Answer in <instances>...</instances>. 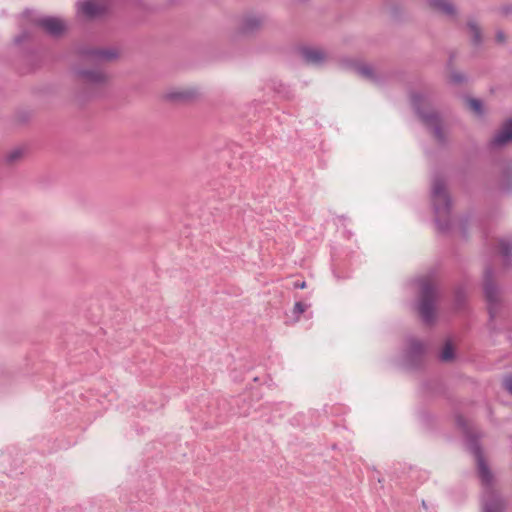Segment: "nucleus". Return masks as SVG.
<instances>
[{
  "instance_id": "obj_25",
  "label": "nucleus",
  "mask_w": 512,
  "mask_h": 512,
  "mask_svg": "<svg viewBox=\"0 0 512 512\" xmlns=\"http://www.w3.org/2000/svg\"><path fill=\"white\" fill-rule=\"evenodd\" d=\"M450 80L455 84H461L466 81V76L460 72H452L450 74Z\"/></svg>"
},
{
  "instance_id": "obj_24",
  "label": "nucleus",
  "mask_w": 512,
  "mask_h": 512,
  "mask_svg": "<svg viewBox=\"0 0 512 512\" xmlns=\"http://www.w3.org/2000/svg\"><path fill=\"white\" fill-rule=\"evenodd\" d=\"M23 154V150L21 149H15L13 151H11L7 156H6V160L7 162L9 163H13L15 161H17L18 159L21 158Z\"/></svg>"
},
{
  "instance_id": "obj_28",
  "label": "nucleus",
  "mask_w": 512,
  "mask_h": 512,
  "mask_svg": "<svg viewBox=\"0 0 512 512\" xmlns=\"http://www.w3.org/2000/svg\"><path fill=\"white\" fill-rule=\"evenodd\" d=\"M455 300L457 306L460 307L464 301V293L461 290L456 291Z\"/></svg>"
},
{
  "instance_id": "obj_4",
  "label": "nucleus",
  "mask_w": 512,
  "mask_h": 512,
  "mask_svg": "<svg viewBox=\"0 0 512 512\" xmlns=\"http://www.w3.org/2000/svg\"><path fill=\"white\" fill-rule=\"evenodd\" d=\"M417 284L420 289L417 311L425 324H431L435 319L437 288L429 277L417 279Z\"/></svg>"
},
{
  "instance_id": "obj_7",
  "label": "nucleus",
  "mask_w": 512,
  "mask_h": 512,
  "mask_svg": "<svg viewBox=\"0 0 512 512\" xmlns=\"http://www.w3.org/2000/svg\"><path fill=\"white\" fill-rule=\"evenodd\" d=\"M78 13L88 19H96L105 16L113 9L112 0H83L77 4Z\"/></svg>"
},
{
  "instance_id": "obj_9",
  "label": "nucleus",
  "mask_w": 512,
  "mask_h": 512,
  "mask_svg": "<svg viewBox=\"0 0 512 512\" xmlns=\"http://www.w3.org/2000/svg\"><path fill=\"white\" fill-rule=\"evenodd\" d=\"M424 354V344L417 339H409L404 356L405 364L410 368H418L422 363Z\"/></svg>"
},
{
  "instance_id": "obj_8",
  "label": "nucleus",
  "mask_w": 512,
  "mask_h": 512,
  "mask_svg": "<svg viewBox=\"0 0 512 512\" xmlns=\"http://www.w3.org/2000/svg\"><path fill=\"white\" fill-rule=\"evenodd\" d=\"M78 54L84 62L101 64L117 58L118 52L113 48H86L81 47Z\"/></svg>"
},
{
  "instance_id": "obj_2",
  "label": "nucleus",
  "mask_w": 512,
  "mask_h": 512,
  "mask_svg": "<svg viewBox=\"0 0 512 512\" xmlns=\"http://www.w3.org/2000/svg\"><path fill=\"white\" fill-rule=\"evenodd\" d=\"M78 81L77 96L82 99H91L101 96L109 82V76L101 69H75Z\"/></svg>"
},
{
  "instance_id": "obj_17",
  "label": "nucleus",
  "mask_w": 512,
  "mask_h": 512,
  "mask_svg": "<svg viewBox=\"0 0 512 512\" xmlns=\"http://www.w3.org/2000/svg\"><path fill=\"white\" fill-rule=\"evenodd\" d=\"M476 462L478 474L479 477L481 478L482 483L486 486H490L492 484L493 476L488 465L484 460V457L477 459Z\"/></svg>"
},
{
  "instance_id": "obj_3",
  "label": "nucleus",
  "mask_w": 512,
  "mask_h": 512,
  "mask_svg": "<svg viewBox=\"0 0 512 512\" xmlns=\"http://www.w3.org/2000/svg\"><path fill=\"white\" fill-rule=\"evenodd\" d=\"M37 28H42L53 37L61 36L67 29L66 23L57 17L46 16L31 19V24L24 27L14 38L16 45H22L25 42H35L37 39Z\"/></svg>"
},
{
  "instance_id": "obj_16",
  "label": "nucleus",
  "mask_w": 512,
  "mask_h": 512,
  "mask_svg": "<svg viewBox=\"0 0 512 512\" xmlns=\"http://www.w3.org/2000/svg\"><path fill=\"white\" fill-rule=\"evenodd\" d=\"M196 96L194 89H178L166 94V98L172 101H188Z\"/></svg>"
},
{
  "instance_id": "obj_31",
  "label": "nucleus",
  "mask_w": 512,
  "mask_h": 512,
  "mask_svg": "<svg viewBox=\"0 0 512 512\" xmlns=\"http://www.w3.org/2000/svg\"><path fill=\"white\" fill-rule=\"evenodd\" d=\"M28 17H29L28 13H27V12H25V13L23 14V18H28Z\"/></svg>"
},
{
  "instance_id": "obj_14",
  "label": "nucleus",
  "mask_w": 512,
  "mask_h": 512,
  "mask_svg": "<svg viewBox=\"0 0 512 512\" xmlns=\"http://www.w3.org/2000/svg\"><path fill=\"white\" fill-rule=\"evenodd\" d=\"M260 26L261 19L257 16L249 15L242 19L239 29L243 34H250L258 30Z\"/></svg>"
},
{
  "instance_id": "obj_27",
  "label": "nucleus",
  "mask_w": 512,
  "mask_h": 512,
  "mask_svg": "<svg viewBox=\"0 0 512 512\" xmlns=\"http://www.w3.org/2000/svg\"><path fill=\"white\" fill-rule=\"evenodd\" d=\"M503 383L505 389L512 395V375L505 377Z\"/></svg>"
},
{
  "instance_id": "obj_26",
  "label": "nucleus",
  "mask_w": 512,
  "mask_h": 512,
  "mask_svg": "<svg viewBox=\"0 0 512 512\" xmlns=\"http://www.w3.org/2000/svg\"><path fill=\"white\" fill-rule=\"evenodd\" d=\"M307 309V305L302 302H296L293 308V313L298 319L299 316L304 313Z\"/></svg>"
},
{
  "instance_id": "obj_5",
  "label": "nucleus",
  "mask_w": 512,
  "mask_h": 512,
  "mask_svg": "<svg viewBox=\"0 0 512 512\" xmlns=\"http://www.w3.org/2000/svg\"><path fill=\"white\" fill-rule=\"evenodd\" d=\"M411 102L416 114L420 117L422 122L433 131L436 140L441 144L445 143V136L441 128V119L436 112L426 110L428 104L426 96L420 93H413L411 95Z\"/></svg>"
},
{
  "instance_id": "obj_15",
  "label": "nucleus",
  "mask_w": 512,
  "mask_h": 512,
  "mask_svg": "<svg viewBox=\"0 0 512 512\" xmlns=\"http://www.w3.org/2000/svg\"><path fill=\"white\" fill-rule=\"evenodd\" d=\"M353 69L358 75H360L364 79H367L374 83H378V77L375 74L373 67L370 66L369 64L355 63L353 65Z\"/></svg>"
},
{
  "instance_id": "obj_6",
  "label": "nucleus",
  "mask_w": 512,
  "mask_h": 512,
  "mask_svg": "<svg viewBox=\"0 0 512 512\" xmlns=\"http://www.w3.org/2000/svg\"><path fill=\"white\" fill-rule=\"evenodd\" d=\"M493 275V268L487 267L484 273V294L487 301L491 328H494L492 323L500 311L499 290L493 282Z\"/></svg>"
},
{
  "instance_id": "obj_12",
  "label": "nucleus",
  "mask_w": 512,
  "mask_h": 512,
  "mask_svg": "<svg viewBox=\"0 0 512 512\" xmlns=\"http://www.w3.org/2000/svg\"><path fill=\"white\" fill-rule=\"evenodd\" d=\"M300 54L307 64L314 66L321 65L327 58L325 51L316 47H302Z\"/></svg>"
},
{
  "instance_id": "obj_10",
  "label": "nucleus",
  "mask_w": 512,
  "mask_h": 512,
  "mask_svg": "<svg viewBox=\"0 0 512 512\" xmlns=\"http://www.w3.org/2000/svg\"><path fill=\"white\" fill-rule=\"evenodd\" d=\"M457 425L461 427L466 435V445L468 450L474 455L475 459L484 457L478 437L468 430L467 423L462 416H457Z\"/></svg>"
},
{
  "instance_id": "obj_11",
  "label": "nucleus",
  "mask_w": 512,
  "mask_h": 512,
  "mask_svg": "<svg viewBox=\"0 0 512 512\" xmlns=\"http://www.w3.org/2000/svg\"><path fill=\"white\" fill-rule=\"evenodd\" d=\"M512 141V118L504 122L501 129L489 141L491 149L500 148Z\"/></svg>"
},
{
  "instance_id": "obj_13",
  "label": "nucleus",
  "mask_w": 512,
  "mask_h": 512,
  "mask_svg": "<svg viewBox=\"0 0 512 512\" xmlns=\"http://www.w3.org/2000/svg\"><path fill=\"white\" fill-rule=\"evenodd\" d=\"M428 4L443 15L455 19L457 10L451 0H427Z\"/></svg>"
},
{
  "instance_id": "obj_1",
  "label": "nucleus",
  "mask_w": 512,
  "mask_h": 512,
  "mask_svg": "<svg viewBox=\"0 0 512 512\" xmlns=\"http://www.w3.org/2000/svg\"><path fill=\"white\" fill-rule=\"evenodd\" d=\"M431 201L435 213V222L441 232H446L451 227V198L447 192L445 180L435 175L432 180Z\"/></svg>"
},
{
  "instance_id": "obj_20",
  "label": "nucleus",
  "mask_w": 512,
  "mask_h": 512,
  "mask_svg": "<svg viewBox=\"0 0 512 512\" xmlns=\"http://www.w3.org/2000/svg\"><path fill=\"white\" fill-rule=\"evenodd\" d=\"M467 28L469 29V32L471 34L472 43L475 46H479L482 44V33L481 29L477 25L475 21H468Z\"/></svg>"
},
{
  "instance_id": "obj_23",
  "label": "nucleus",
  "mask_w": 512,
  "mask_h": 512,
  "mask_svg": "<svg viewBox=\"0 0 512 512\" xmlns=\"http://www.w3.org/2000/svg\"><path fill=\"white\" fill-rule=\"evenodd\" d=\"M468 105H469L470 109H472L478 115L483 114V105L480 100L475 99V98H469Z\"/></svg>"
},
{
  "instance_id": "obj_30",
  "label": "nucleus",
  "mask_w": 512,
  "mask_h": 512,
  "mask_svg": "<svg viewBox=\"0 0 512 512\" xmlns=\"http://www.w3.org/2000/svg\"><path fill=\"white\" fill-rule=\"evenodd\" d=\"M294 286H295V288L304 289V288H306V282L305 281L295 282Z\"/></svg>"
},
{
  "instance_id": "obj_19",
  "label": "nucleus",
  "mask_w": 512,
  "mask_h": 512,
  "mask_svg": "<svg viewBox=\"0 0 512 512\" xmlns=\"http://www.w3.org/2000/svg\"><path fill=\"white\" fill-rule=\"evenodd\" d=\"M506 507V502L501 497H493L484 505L483 512H500Z\"/></svg>"
},
{
  "instance_id": "obj_21",
  "label": "nucleus",
  "mask_w": 512,
  "mask_h": 512,
  "mask_svg": "<svg viewBox=\"0 0 512 512\" xmlns=\"http://www.w3.org/2000/svg\"><path fill=\"white\" fill-rule=\"evenodd\" d=\"M454 357H455V354H454L453 345L451 344V342L448 341L444 345V347L439 355V358L443 362H450L454 359Z\"/></svg>"
},
{
  "instance_id": "obj_22",
  "label": "nucleus",
  "mask_w": 512,
  "mask_h": 512,
  "mask_svg": "<svg viewBox=\"0 0 512 512\" xmlns=\"http://www.w3.org/2000/svg\"><path fill=\"white\" fill-rule=\"evenodd\" d=\"M511 188H512V173L510 171H506L503 174L501 189L504 192H510Z\"/></svg>"
},
{
  "instance_id": "obj_18",
  "label": "nucleus",
  "mask_w": 512,
  "mask_h": 512,
  "mask_svg": "<svg viewBox=\"0 0 512 512\" xmlns=\"http://www.w3.org/2000/svg\"><path fill=\"white\" fill-rule=\"evenodd\" d=\"M499 251L502 257L504 258V265L510 266L511 265V252H512V237L510 239L508 238H502L499 240Z\"/></svg>"
},
{
  "instance_id": "obj_29",
  "label": "nucleus",
  "mask_w": 512,
  "mask_h": 512,
  "mask_svg": "<svg viewBox=\"0 0 512 512\" xmlns=\"http://www.w3.org/2000/svg\"><path fill=\"white\" fill-rule=\"evenodd\" d=\"M496 41H497L498 43H500V44L505 43V41H506V36H505V34H504V32H503V31H498V32L496 33Z\"/></svg>"
}]
</instances>
